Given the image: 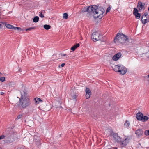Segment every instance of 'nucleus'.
Here are the masks:
<instances>
[{
  "instance_id": "obj_11",
  "label": "nucleus",
  "mask_w": 149,
  "mask_h": 149,
  "mask_svg": "<svg viewBox=\"0 0 149 149\" xmlns=\"http://www.w3.org/2000/svg\"><path fill=\"white\" fill-rule=\"evenodd\" d=\"M148 119V117L144 116L142 113L140 112V121L145 122Z\"/></svg>"
},
{
  "instance_id": "obj_37",
  "label": "nucleus",
  "mask_w": 149,
  "mask_h": 149,
  "mask_svg": "<svg viewBox=\"0 0 149 149\" xmlns=\"http://www.w3.org/2000/svg\"><path fill=\"white\" fill-rule=\"evenodd\" d=\"M137 7L139 9V7H140V1H138Z\"/></svg>"
},
{
  "instance_id": "obj_13",
  "label": "nucleus",
  "mask_w": 149,
  "mask_h": 149,
  "mask_svg": "<svg viewBox=\"0 0 149 149\" xmlns=\"http://www.w3.org/2000/svg\"><path fill=\"white\" fill-rule=\"evenodd\" d=\"M80 45L79 43L76 44L75 45L72 46L71 48V50L72 51H74L76 48L79 46Z\"/></svg>"
},
{
  "instance_id": "obj_22",
  "label": "nucleus",
  "mask_w": 149,
  "mask_h": 149,
  "mask_svg": "<svg viewBox=\"0 0 149 149\" xmlns=\"http://www.w3.org/2000/svg\"><path fill=\"white\" fill-rule=\"evenodd\" d=\"M135 133L136 134L137 136L139 137L140 136V129H138L136 131Z\"/></svg>"
},
{
  "instance_id": "obj_26",
  "label": "nucleus",
  "mask_w": 149,
  "mask_h": 149,
  "mask_svg": "<svg viewBox=\"0 0 149 149\" xmlns=\"http://www.w3.org/2000/svg\"><path fill=\"white\" fill-rule=\"evenodd\" d=\"M35 28V27H30V28H28L27 29H26L25 30H26V31H29Z\"/></svg>"
},
{
  "instance_id": "obj_30",
  "label": "nucleus",
  "mask_w": 149,
  "mask_h": 149,
  "mask_svg": "<svg viewBox=\"0 0 149 149\" xmlns=\"http://www.w3.org/2000/svg\"><path fill=\"white\" fill-rule=\"evenodd\" d=\"M13 29L15 30H20L21 29V28L20 27H14V28H13Z\"/></svg>"
},
{
  "instance_id": "obj_46",
  "label": "nucleus",
  "mask_w": 149,
  "mask_h": 149,
  "mask_svg": "<svg viewBox=\"0 0 149 149\" xmlns=\"http://www.w3.org/2000/svg\"><path fill=\"white\" fill-rule=\"evenodd\" d=\"M136 125V126H137V125H138V124H136L135 125Z\"/></svg>"
},
{
  "instance_id": "obj_15",
  "label": "nucleus",
  "mask_w": 149,
  "mask_h": 149,
  "mask_svg": "<svg viewBox=\"0 0 149 149\" xmlns=\"http://www.w3.org/2000/svg\"><path fill=\"white\" fill-rule=\"evenodd\" d=\"M143 19V18H141V21L143 24H145L147 22H148V20L147 19V17H146L145 19Z\"/></svg>"
},
{
  "instance_id": "obj_47",
  "label": "nucleus",
  "mask_w": 149,
  "mask_h": 149,
  "mask_svg": "<svg viewBox=\"0 0 149 149\" xmlns=\"http://www.w3.org/2000/svg\"><path fill=\"white\" fill-rule=\"evenodd\" d=\"M145 18H146V17H144L143 19H145Z\"/></svg>"
},
{
  "instance_id": "obj_31",
  "label": "nucleus",
  "mask_w": 149,
  "mask_h": 149,
  "mask_svg": "<svg viewBox=\"0 0 149 149\" xmlns=\"http://www.w3.org/2000/svg\"><path fill=\"white\" fill-rule=\"evenodd\" d=\"M40 14H39V16L40 17H41L42 18H43L44 17V15L42 14V12H40Z\"/></svg>"
},
{
  "instance_id": "obj_41",
  "label": "nucleus",
  "mask_w": 149,
  "mask_h": 149,
  "mask_svg": "<svg viewBox=\"0 0 149 149\" xmlns=\"http://www.w3.org/2000/svg\"><path fill=\"white\" fill-rule=\"evenodd\" d=\"M66 55V54H61V56H65Z\"/></svg>"
},
{
  "instance_id": "obj_38",
  "label": "nucleus",
  "mask_w": 149,
  "mask_h": 149,
  "mask_svg": "<svg viewBox=\"0 0 149 149\" xmlns=\"http://www.w3.org/2000/svg\"><path fill=\"white\" fill-rule=\"evenodd\" d=\"M65 65V63H62L61 65V66L62 67H63V66H64Z\"/></svg>"
},
{
  "instance_id": "obj_9",
  "label": "nucleus",
  "mask_w": 149,
  "mask_h": 149,
  "mask_svg": "<svg viewBox=\"0 0 149 149\" xmlns=\"http://www.w3.org/2000/svg\"><path fill=\"white\" fill-rule=\"evenodd\" d=\"M34 140L35 142L37 148H39L41 145L40 138L39 137L35 135Z\"/></svg>"
},
{
  "instance_id": "obj_10",
  "label": "nucleus",
  "mask_w": 149,
  "mask_h": 149,
  "mask_svg": "<svg viewBox=\"0 0 149 149\" xmlns=\"http://www.w3.org/2000/svg\"><path fill=\"white\" fill-rule=\"evenodd\" d=\"M133 14L135 16L136 18L139 19L140 18V13H138V10L136 8H134Z\"/></svg>"
},
{
  "instance_id": "obj_45",
  "label": "nucleus",
  "mask_w": 149,
  "mask_h": 149,
  "mask_svg": "<svg viewBox=\"0 0 149 149\" xmlns=\"http://www.w3.org/2000/svg\"><path fill=\"white\" fill-rule=\"evenodd\" d=\"M19 72H20V71L21 72V71L20 70H19Z\"/></svg>"
},
{
  "instance_id": "obj_23",
  "label": "nucleus",
  "mask_w": 149,
  "mask_h": 149,
  "mask_svg": "<svg viewBox=\"0 0 149 149\" xmlns=\"http://www.w3.org/2000/svg\"><path fill=\"white\" fill-rule=\"evenodd\" d=\"M145 5V4L144 3L143 4L141 2H140V8L141 10H144L145 9V8L144 7Z\"/></svg>"
},
{
  "instance_id": "obj_28",
  "label": "nucleus",
  "mask_w": 149,
  "mask_h": 149,
  "mask_svg": "<svg viewBox=\"0 0 149 149\" xmlns=\"http://www.w3.org/2000/svg\"><path fill=\"white\" fill-rule=\"evenodd\" d=\"M144 133L146 136L149 135V130H145Z\"/></svg>"
},
{
  "instance_id": "obj_12",
  "label": "nucleus",
  "mask_w": 149,
  "mask_h": 149,
  "mask_svg": "<svg viewBox=\"0 0 149 149\" xmlns=\"http://www.w3.org/2000/svg\"><path fill=\"white\" fill-rule=\"evenodd\" d=\"M121 53L120 52L115 54L113 57L112 59L114 61H117L120 58L121 56Z\"/></svg>"
},
{
  "instance_id": "obj_6",
  "label": "nucleus",
  "mask_w": 149,
  "mask_h": 149,
  "mask_svg": "<svg viewBox=\"0 0 149 149\" xmlns=\"http://www.w3.org/2000/svg\"><path fill=\"white\" fill-rule=\"evenodd\" d=\"M5 139L3 141L4 142L7 143L9 144L14 141V139L13 136L12 134L8 135L6 136Z\"/></svg>"
},
{
  "instance_id": "obj_16",
  "label": "nucleus",
  "mask_w": 149,
  "mask_h": 149,
  "mask_svg": "<svg viewBox=\"0 0 149 149\" xmlns=\"http://www.w3.org/2000/svg\"><path fill=\"white\" fill-rule=\"evenodd\" d=\"M136 117L137 120H136L134 122L136 123L137 120H140V112H139L136 115Z\"/></svg>"
},
{
  "instance_id": "obj_2",
  "label": "nucleus",
  "mask_w": 149,
  "mask_h": 149,
  "mask_svg": "<svg viewBox=\"0 0 149 149\" xmlns=\"http://www.w3.org/2000/svg\"><path fill=\"white\" fill-rule=\"evenodd\" d=\"M127 36L123 33H118L114 38V42L117 44H121L125 45V42L128 40Z\"/></svg>"
},
{
  "instance_id": "obj_43",
  "label": "nucleus",
  "mask_w": 149,
  "mask_h": 149,
  "mask_svg": "<svg viewBox=\"0 0 149 149\" xmlns=\"http://www.w3.org/2000/svg\"><path fill=\"white\" fill-rule=\"evenodd\" d=\"M1 24H0V29L1 28Z\"/></svg>"
},
{
  "instance_id": "obj_21",
  "label": "nucleus",
  "mask_w": 149,
  "mask_h": 149,
  "mask_svg": "<svg viewBox=\"0 0 149 149\" xmlns=\"http://www.w3.org/2000/svg\"><path fill=\"white\" fill-rule=\"evenodd\" d=\"M86 94L91 95V92L89 88H86Z\"/></svg>"
},
{
  "instance_id": "obj_17",
  "label": "nucleus",
  "mask_w": 149,
  "mask_h": 149,
  "mask_svg": "<svg viewBox=\"0 0 149 149\" xmlns=\"http://www.w3.org/2000/svg\"><path fill=\"white\" fill-rule=\"evenodd\" d=\"M119 65H118L115 66L113 70L114 71L116 72H118V70L119 69Z\"/></svg>"
},
{
  "instance_id": "obj_34",
  "label": "nucleus",
  "mask_w": 149,
  "mask_h": 149,
  "mask_svg": "<svg viewBox=\"0 0 149 149\" xmlns=\"http://www.w3.org/2000/svg\"><path fill=\"white\" fill-rule=\"evenodd\" d=\"M111 8L109 6L107 8L106 10V13L109 12L111 9Z\"/></svg>"
},
{
  "instance_id": "obj_36",
  "label": "nucleus",
  "mask_w": 149,
  "mask_h": 149,
  "mask_svg": "<svg viewBox=\"0 0 149 149\" xmlns=\"http://www.w3.org/2000/svg\"><path fill=\"white\" fill-rule=\"evenodd\" d=\"M147 80L148 81V84H149V74L148 75V77L147 78Z\"/></svg>"
},
{
  "instance_id": "obj_27",
  "label": "nucleus",
  "mask_w": 149,
  "mask_h": 149,
  "mask_svg": "<svg viewBox=\"0 0 149 149\" xmlns=\"http://www.w3.org/2000/svg\"><path fill=\"white\" fill-rule=\"evenodd\" d=\"M148 16V13H144V15H143L142 17L141 18H144V17H147Z\"/></svg>"
},
{
  "instance_id": "obj_20",
  "label": "nucleus",
  "mask_w": 149,
  "mask_h": 149,
  "mask_svg": "<svg viewBox=\"0 0 149 149\" xmlns=\"http://www.w3.org/2000/svg\"><path fill=\"white\" fill-rule=\"evenodd\" d=\"M44 28L47 30H49L51 28V26L49 25L45 24L44 25Z\"/></svg>"
},
{
  "instance_id": "obj_3",
  "label": "nucleus",
  "mask_w": 149,
  "mask_h": 149,
  "mask_svg": "<svg viewBox=\"0 0 149 149\" xmlns=\"http://www.w3.org/2000/svg\"><path fill=\"white\" fill-rule=\"evenodd\" d=\"M111 135L113 136V139L115 140L118 143H120L121 145H123L124 146L127 145L131 139L130 136H127L125 138L124 140L122 141L121 138L118 136L117 133H113L111 134Z\"/></svg>"
},
{
  "instance_id": "obj_1",
  "label": "nucleus",
  "mask_w": 149,
  "mask_h": 149,
  "mask_svg": "<svg viewBox=\"0 0 149 149\" xmlns=\"http://www.w3.org/2000/svg\"><path fill=\"white\" fill-rule=\"evenodd\" d=\"M21 97L19 99V102L23 108H26L31 104L29 98L27 97V92L25 90L20 92Z\"/></svg>"
},
{
  "instance_id": "obj_5",
  "label": "nucleus",
  "mask_w": 149,
  "mask_h": 149,
  "mask_svg": "<svg viewBox=\"0 0 149 149\" xmlns=\"http://www.w3.org/2000/svg\"><path fill=\"white\" fill-rule=\"evenodd\" d=\"M102 36L99 33L98 31H96L93 33L91 38L94 42L100 40L102 38Z\"/></svg>"
},
{
  "instance_id": "obj_25",
  "label": "nucleus",
  "mask_w": 149,
  "mask_h": 149,
  "mask_svg": "<svg viewBox=\"0 0 149 149\" xmlns=\"http://www.w3.org/2000/svg\"><path fill=\"white\" fill-rule=\"evenodd\" d=\"M68 15L67 13H64L63 14V17L65 19H67L68 18Z\"/></svg>"
},
{
  "instance_id": "obj_32",
  "label": "nucleus",
  "mask_w": 149,
  "mask_h": 149,
  "mask_svg": "<svg viewBox=\"0 0 149 149\" xmlns=\"http://www.w3.org/2000/svg\"><path fill=\"white\" fill-rule=\"evenodd\" d=\"M6 136L5 135H2L0 136V140L3 139Z\"/></svg>"
},
{
  "instance_id": "obj_4",
  "label": "nucleus",
  "mask_w": 149,
  "mask_h": 149,
  "mask_svg": "<svg viewBox=\"0 0 149 149\" xmlns=\"http://www.w3.org/2000/svg\"><path fill=\"white\" fill-rule=\"evenodd\" d=\"M93 6V9H92L93 10L92 13H93V17L94 18L101 19L103 16L102 15L104 13V9L102 8L101 10H100L99 8H95L94 7H96L94 5Z\"/></svg>"
},
{
  "instance_id": "obj_44",
  "label": "nucleus",
  "mask_w": 149,
  "mask_h": 149,
  "mask_svg": "<svg viewBox=\"0 0 149 149\" xmlns=\"http://www.w3.org/2000/svg\"><path fill=\"white\" fill-rule=\"evenodd\" d=\"M68 57V56H66V58H67Z\"/></svg>"
},
{
  "instance_id": "obj_33",
  "label": "nucleus",
  "mask_w": 149,
  "mask_h": 149,
  "mask_svg": "<svg viewBox=\"0 0 149 149\" xmlns=\"http://www.w3.org/2000/svg\"><path fill=\"white\" fill-rule=\"evenodd\" d=\"M22 115H19L17 117V119H19L22 118Z\"/></svg>"
},
{
  "instance_id": "obj_39",
  "label": "nucleus",
  "mask_w": 149,
  "mask_h": 149,
  "mask_svg": "<svg viewBox=\"0 0 149 149\" xmlns=\"http://www.w3.org/2000/svg\"><path fill=\"white\" fill-rule=\"evenodd\" d=\"M73 98L74 99H75L76 98V96L75 95H74L73 96Z\"/></svg>"
},
{
  "instance_id": "obj_7",
  "label": "nucleus",
  "mask_w": 149,
  "mask_h": 149,
  "mask_svg": "<svg viewBox=\"0 0 149 149\" xmlns=\"http://www.w3.org/2000/svg\"><path fill=\"white\" fill-rule=\"evenodd\" d=\"M93 9V6H90L88 7H84L82 9L81 12L82 13L87 12L90 14L92 13Z\"/></svg>"
},
{
  "instance_id": "obj_24",
  "label": "nucleus",
  "mask_w": 149,
  "mask_h": 149,
  "mask_svg": "<svg viewBox=\"0 0 149 149\" xmlns=\"http://www.w3.org/2000/svg\"><path fill=\"white\" fill-rule=\"evenodd\" d=\"M130 125V123L127 120H126L125 121V123L124 124V126L126 127H128Z\"/></svg>"
},
{
  "instance_id": "obj_18",
  "label": "nucleus",
  "mask_w": 149,
  "mask_h": 149,
  "mask_svg": "<svg viewBox=\"0 0 149 149\" xmlns=\"http://www.w3.org/2000/svg\"><path fill=\"white\" fill-rule=\"evenodd\" d=\"M39 20V17L38 16H35L33 19V21L35 23L38 22Z\"/></svg>"
},
{
  "instance_id": "obj_8",
  "label": "nucleus",
  "mask_w": 149,
  "mask_h": 149,
  "mask_svg": "<svg viewBox=\"0 0 149 149\" xmlns=\"http://www.w3.org/2000/svg\"><path fill=\"white\" fill-rule=\"evenodd\" d=\"M119 67L118 72H120V74L122 75L125 74L127 71L126 68L123 65H120Z\"/></svg>"
},
{
  "instance_id": "obj_35",
  "label": "nucleus",
  "mask_w": 149,
  "mask_h": 149,
  "mask_svg": "<svg viewBox=\"0 0 149 149\" xmlns=\"http://www.w3.org/2000/svg\"><path fill=\"white\" fill-rule=\"evenodd\" d=\"M91 95L86 94V98L88 99V98H89L90 97V95Z\"/></svg>"
},
{
  "instance_id": "obj_40",
  "label": "nucleus",
  "mask_w": 149,
  "mask_h": 149,
  "mask_svg": "<svg viewBox=\"0 0 149 149\" xmlns=\"http://www.w3.org/2000/svg\"><path fill=\"white\" fill-rule=\"evenodd\" d=\"M4 94V93L3 92H0V94L1 95H3V94Z\"/></svg>"
},
{
  "instance_id": "obj_29",
  "label": "nucleus",
  "mask_w": 149,
  "mask_h": 149,
  "mask_svg": "<svg viewBox=\"0 0 149 149\" xmlns=\"http://www.w3.org/2000/svg\"><path fill=\"white\" fill-rule=\"evenodd\" d=\"M5 77H1L0 78V81L1 82H3L5 81Z\"/></svg>"
},
{
  "instance_id": "obj_14",
  "label": "nucleus",
  "mask_w": 149,
  "mask_h": 149,
  "mask_svg": "<svg viewBox=\"0 0 149 149\" xmlns=\"http://www.w3.org/2000/svg\"><path fill=\"white\" fill-rule=\"evenodd\" d=\"M34 100L35 101L36 103H39L40 102H42V100L40 98H35Z\"/></svg>"
},
{
  "instance_id": "obj_19",
  "label": "nucleus",
  "mask_w": 149,
  "mask_h": 149,
  "mask_svg": "<svg viewBox=\"0 0 149 149\" xmlns=\"http://www.w3.org/2000/svg\"><path fill=\"white\" fill-rule=\"evenodd\" d=\"M5 26L6 27L9 29H13L14 26L13 25L10 24H5Z\"/></svg>"
},
{
  "instance_id": "obj_42",
  "label": "nucleus",
  "mask_w": 149,
  "mask_h": 149,
  "mask_svg": "<svg viewBox=\"0 0 149 149\" xmlns=\"http://www.w3.org/2000/svg\"><path fill=\"white\" fill-rule=\"evenodd\" d=\"M17 149H24V148H23V149H22L21 148H20V147H18V148Z\"/></svg>"
}]
</instances>
